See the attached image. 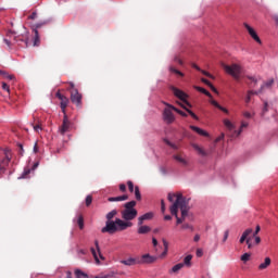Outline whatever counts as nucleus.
<instances>
[{
  "label": "nucleus",
  "instance_id": "a878e982",
  "mask_svg": "<svg viewBox=\"0 0 278 278\" xmlns=\"http://www.w3.org/2000/svg\"><path fill=\"white\" fill-rule=\"evenodd\" d=\"M223 123H224L226 129H228V131H233V129H236V125H233V123H231V121L226 118L223 121Z\"/></svg>",
  "mask_w": 278,
  "mask_h": 278
},
{
  "label": "nucleus",
  "instance_id": "ddd939ff",
  "mask_svg": "<svg viewBox=\"0 0 278 278\" xmlns=\"http://www.w3.org/2000/svg\"><path fill=\"white\" fill-rule=\"evenodd\" d=\"M251 233H253L252 228L245 229L244 232L242 233L240 240H239L240 244H244V242H247V240H249V237L251 236Z\"/></svg>",
  "mask_w": 278,
  "mask_h": 278
},
{
  "label": "nucleus",
  "instance_id": "bb28decb",
  "mask_svg": "<svg viewBox=\"0 0 278 278\" xmlns=\"http://www.w3.org/2000/svg\"><path fill=\"white\" fill-rule=\"evenodd\" d=\"M174 160H176V162H178L179 164H182V166H188L187 160L184 159L181 154L174 155Z\"/></svg>",
  "mask_w": 278,
  "mask_h": 278
},
{
  "label": "nucleus",
  "instance_id": "4468645a",
  "mask_svg": "<svg viewBox=\"0 0 278 278\" xmlns=\"http://www.w3.org/2000/svg\"><path fill=\"white\" fill-rule=\"evenodd\" d=\"M42 27V24H36V28L33 30L35 34V39H34V47H38L40 45V36L38 35V29Z\"/></svg>",
  "mask_w": 278,
  "mask_h": 278
},
{
  "label": "nucleus",
  "instance_id": "58836bf2",
  "mask_svg": "<svg viewBox=\"0 0 278 278\" xmlns=\"http://www.w3.org/2000/svg\"><path fill=\"white\" fill-rule=\"evenodd\" d=\"M192 262V255H187L184 260V266H190V263Z\"/></svg>",
  "mask_w": 278,
  "mask_h": 278
},
{
  "label": "nucleus",
  "instance_id": "de8ad7c7",
  "mask_svg": "<svg viewBox=\"0 0 278 278\" xmlns=\"http://www.w3.org/2000/svg\"><path fill=\"white\" fill-rule=\"evenodd\" d=\"M267 112H268V103L265 101L262 110V116H264Z\"/></svg>",
  "mask_w": 278,
  "mask_h": 278
},
{
  "label": "nucleus",
  "instance_id": "c9c22d12",
  "mask_svg": "<svg viewBox=\"0 0 278 278\" xmlns=\"http://www.w3.org/2000/svg\"><path fill=\"white\" fill-rule=\"evenodd\" d=\"M165 144H167V147H170L172 149H174V151H178L179 150V146L170 142L168 139H164Z\"/></svg>",
  "mask_w": 278,
  "mask_h": 278
},
{
  "label": "nucleus",
  "instance_id": "393cba45",
  "mask_svg": "<svg viewBox=\"0 0 278 278\" xmlns=\"http://www.w3.org/2000/svg\"><path fill=\"white\" fill-rule=\"evenodd\" d=\"M129 199V195L124 194L119 197L109 198L110 203H114L115 201H127Z\"/></svg>",
  "mask_w": 278,
  "mask_h": 278
},
{
  "label": "nucleus",
  "instance_id": "13d9d810",
  "mask_svg": "<svg viewBox=\"0 0 278 278\" xmlns=\"http://www.w3.org/2000/svg\"><path fill=\"white\" fill-rule=\"evenodd\" d=\"M248 79H250V81H252V84H254V86L257 84V78L253 77V76H247Z\"/></svg>",
  "mask_w": 278,
  "mask_h": 278
},
{
  "label": "nucleus",
  "instance_id": "dca6fc26",
  "mask_svg": "<svg viewBox=\"0 0 278 278\" xmlns=\"http://www.w3.org/2000/svg\"><path fill=\"white\" fill-rule=\"evenodd\" d=\"M118 214V211L113 210L111 212H109L106 214V222H105V227H108V225H110V223H115V220H113L114 216H116Z\"/></svg>",
  "mask_w": 278,
  "mask_h": 278
},
{
  "label": "nucleus",
  "instance_id": "37998d69",
  "mask_svg": "<svg viewBox=\"0 0 278 278\" xmlns=\"http://www.w3.org/2000/svg\"><path fill=\"white\" fill-rule=\"evenodd\" d=\"M273 84H275V79H269V80H267L264 85H262V86H264V88H270L271 86H273Z\"/></svg>",
  "mask_w": 278,
  "mask_h": 278
},
{
  "label": "nucleus",
  "instance_id": "6e6552de",
  "mask_svg": "<svg viewBox=\"0 0 278 278\" xmlns=\"http://www.w3.org/2000/svg\"><path fill=\"white\" fill-rule=\"evenodd\" d=\"M94 247L96 248H91V254L93 256V260L96 262V264H101V261H105V256H103V254L101 253V248L99 247V240L94 241Z\"/></svg>",
  "mask_w": 278,
  "mask_h": 278
},
{
  "label": "nucleus",
  "instance_id": "4be33fe9",
  "mask_svg": "<svg viewBox=\"0 0 278 278\" xmlns=\"http://www.w3.org/2000/svg\"><path fill=\"white\" fill-rule=\"evenodd\" d=\"M181 268H184V263H178L175 266H173V268H170L168 273L169 275H177V273H179Z\"/></svg>",
  "mask_w": 278,
  "mask_h": 278
},
{
  "label": "nucleus",
  "instance_id": "e2e57ef3",
  "mask_svg": "<svg viewBox=\"0 0 278 278\" xmlns=\"http://www.w3.org/2000/svg\"><path fill=\"white\" fill-rule=\"evenodd\" d=\"M68 86H70L68 90H71V92H73V90H76L74 83H68Z\"/></svg>",
  "mask_w": 278,
  "mask_h": 278
},
{
  "label": "nucleus",
  "instance_id": "c85d7f7f",
  "mask_svg": "<svg viewBox=\"0 0 278 278\" xmlns=\"http://www.w3.org/2000/svg\"><path fill=\"white\" fill-rule=\"evenodd\" d=\"M178 105H181L184 110H186V112H188V114H190L194 121H199V116H197V114H194V112H192V110L186 108V105H184L181 102H177Z\"/></svg>",
  "mask_w": 278,
  "mask_h": 278
},
{
  "label": "nucleus",
  "instance_id": "5701e85b",
  "mask_svg": "<svg viewBox=\"0 0 278 278\" xmlns=\"http://www.w3.org/2000/svg\"><path fill=\"white\" fill-rule=\"evenodd\" d=\"M191 147L194 149V151H197L199 153V155H202V157H206L207 152H205V150H203V148L199 147V144L192 143Z\"/></svg>",
  "mask_w": 278,
  "mask_h": 278
},
{
  "label": "nucleus",
  "instance_id": "0eeeda50",
  "mask_svg": "<svg viewBox=\"0 0 278 278\" xmlns=\"http://www.w3.org/2000/svg\"><path fill=\"white\" fill-rule=\"evenodd\" d=\"M170 90L174 94V97H176L177 99H179L180 101H182V103H186L188 108H192V104H190V102H188V94L186 92H184L181 89L172 86Z\"/></svg>",
  "mask_w": 278,
  "mask_h": 278
},
{
  "label": "nucleus",
  "instance_id": "052dcab7",
  "mask_svg": "<svg viewBox=\"0 0 278 278\" xmlns=\"http://www.w3.org/2000/svg\"><path fill=\"white\" fill-rule=\"evenodd\" d=\"M261 229L262 228L260 227V225H257L255 231L253 232V238H255V236L260 233Z\"/></svg>",
  "mask_w": 278,
  "mask_h": 278
},
{
  "label": "nucleus",
  "instance_id": "9b49d317",
  "mask_svg": "<svg viewBox=\"0 0 278 278\" xmlns=\"http://www.w3.org/2000/svg\"><path fill=\"white\" fill-rule=\"evenodd\" d=\"M81 99H83V96H81V93H79V90L73 89L71 91V101L78 108H79V105H81Z\"/></svg>",
  "mask_w": 278,
  "mask_h": 278
},
{
  "label": "nucleus",
  "instance_id": "473e14b6",
  "mask_svg": "<svg viewBox=\"0 0 278 278\" xmlns=\"http://www.w3.org/2000/svg\"><path fill=\"white\" fill-rule=\"evenodd\" d=\"M135 199H137V201H142V194L140 193V187L138 186L135 187Z\"/></svg>",
  "mask_w": 278,
  "mask_h": 278
},
{
  "label": "nucleus",
  "instance_id": "79ce46f5",
  "mask_svg": "<svg viewBox=\"0 0 278 278\" xmlns=\"http://www.w3.org/2000/svg\"><path fill=\"white\" fill-rule=\"evenodd\" d=\"M77 225L79 229H84V216L79 215L77 219Z\"/></svg>",
  "mask_w": 278,
  "mask_h": 278
},
{
  "label": "nucleus",
  "instance_id": "e433bc0d",
  "mask_svg": "<svg viewBox=\"0 0 278 278\" xmlns=\"http://www.w3.org/2000/svg\"><path fill=\"white\" fill-rule=\"evenodd\" d=\"M0 75L2 77H4V79H9L10 81H12V79H14V75H10V74H8V72L1 71V70H0Z\"/></svg>",
  "mask_w": 278,
  "mask_h": 278
},
{
  "label": "nucleus",
  "instance_id": "9d476101",
  "mask_svg": "<svg viewBox=\"0 0 278 278\" xmlns=\"http://www.w3.org/2000/svg\"><path fill=\"white\" fill-rule=\"evenodd\" d=\"M70 129H71V121L68 119V115L64 114L63 123L59 128V134H61V136H64V134H66Z\"/></svg>",
  "mask_w": 278,
  "mask_h": 278
},
{
  "label": "nucleus",
  "instance_id": "1a4fd4ad",
  "mask_svg": "<svg viewBox=\"0 0 278 278\" xmlns=\"http://www.w3.org/2000/svg\"><path fill=\"white\" fill-rule=\"evenodd\" d=\"M163 121L166 125H173L175 123V114H173V109L166 108L163 111Z\"/></svg>",
  "mask_w": 278,
  "mask_h": 278
},
{
  "label": "nucleus",
  "instance_id": "aec40b11",
  "mask_svg": "<svg viewBox=\"0 0 278 278\" xmlns=\"http://www.w3.org/2000/svg\"><path fill=\"white\" fill-rule=\"evenodd\" d=\"M271 263L273 261L270 260V257H265L264 263H261L258 265V270H266V268H268V266H270Z\"/></svg>",
  "mask_w": 278,
  "mask_h": 278
},
{
  "label": "nucleus",
  "instance_id": "603ef678",
  "mask_svg": "<svg viewBox=\"0 0 278 278\" xmlns=\"http://www.w3.org/2000/svg\"><path fill=\"white\" fill-rule=\"evenodd\" d=\"M161 212H162V214H164V212H166V203L164 202V200L161 201Z\"/></svg>",
  "mask_w": 278,
  "mask_h": 278
},
{
  "label": "nucleus",
  "instance_id": "8fccbe9b",
  "mask_svg": "<svg viewBox=\"0 0 278 278\" xmlns=\"http://www.w3.org/2000/svg\"><path fill=\"white\" fill-rule=\"evenodd\" d=\"M91 204H92V195H87V198H86L87 207L90 206Z\"/></svg>",
  "mask_w": 278,
  "mask_h": 278
},
{
  "label": "nucleus",
  "instance_id": "774afa93",
  "mask_svg": "<svg viewBox=\"0 0 278 278\" xmlns=\"http://www.w3.org/2000/svg\"><path fill=\"white\" fill-rule=\"evenodd\" d=\"M199 240H201V236L195 235L194 238H193V242H199Z\"/></svg>",
  "mask_w": 278,
  "mask_h": 278
},
{
  "label": "nucleus",
  "instance_id": "423d86ee",
  "mask_svg": "<svg viewBox=\"0 0 278 278\" xmlns=\"http://www.w3.org/2000/svg\"><path fill=\"white\" fill-rule=\"evenodd\" d=\"M222 68L228 74L236 79V81H240V75H242V66L233 63L231 65H227L225 63H222Z\"/></svg>",
  "mask_w": 278,
  "mask_h": 278
},
{
  "label": "nucleus",
  "instance_id": "3c124183",
  "mask_svg": "<svg viewBox=\"0 0 278 278\" xmlns=\"http://www.w3.org/2000/svg\"><path fill=\"white\" fill-rule=\"evenodd\" d=\"M181 229H191V231H194V228L190 224H182Z\"/></svg>",
  "mask_w": 278,
  "mask_h": 278
},
{
  "label": "nucleus",
  "instance_id": "f3484780",
  "mask_svg": "<svg viewBox=\"0 0 278 278\" xmlns=\"http://www.w3.org/2000/svg\"><path fill=\"white\" fill-rule=\"evenodd\" d=\"M164 105H166V108H170V110H173L174 112H177V114H179L180 116H184L185 118L188 117V113L177 109L173 104L164 102Z\"/></svg>",
  "mask_w": 278,
  "mask_h": 278
},
{
  "label": "nucleus",
  "instance_id": "cd10ccee",
  "mask_svg": "<svg viewBox=\"0 0 278 278\" xmlns=\"http://www.w3.org/2000/svg\"><path fill=\"white\" fill-rule=\"evenodd\" d=\"M31 126L37 134H40V131H42V123L40 121H37V123L34 122Z\"/></svg>",
  "mask_w": 278,
  "mask_h": 278
},
{
  "label": "nucleus",
  "instance_id": "09e8293b",
  "mask_svg": "<svg viewBox=\"0 0 278 278\" xmlns=\"http://www.w3.org/2000/svg\"><path fill=\"white\" fill-rule=\"evenodd\" d=\"M253 94V90L248 91V96L245 98V103H251V96Z\"/></svg>",
  "mask_w": 278,
  "mask_h": 278
},
{
  "label": "nucleus",
  "instance_id": "4d7b16f0",
  "mask_svg": "<svg viewBox=\"0 0 278 278\" xmlns=\"http://www.w3.org/2000/svg\"><path fill=\"white\" fill-rule=\"evenodd\" d=\"M243 116L244 118H253V115L249 111L243 112Z\"/></svg>",
  "mask_w": 278,
  "mask_h": 278
},
{
  "label": "nucleus",
  "instance_id": "39448f33",
  "mask_svg": "<svg viewBox=\"0 0 278 278\" xmlns=\"http://www.w3.org/2000/svg\"><path fill=\"white\" fill-rule=\"evenodd\" d=\"M157 257L151 256L150 254L142 255L141 260H136L134 257H129L127 260L122 261L125 266H136V264H153Z\"/></svg>",
  "mask_w": 278,
  "mask_h": 278
},
{
  "label": "nucleus",
  "instance_id": "f704fd0d",
  "mask_svg": "<svg viewBox=\"0 0 278 278\" xmlns=\"http://www.w3.org/2000/svg\"><path fill=\"white\" fill-rule=\"evenodd\" d=\"M201 81L203 84H205L206 86H210L211 90H213V92H218V90H216V88L214 87V85H212V83H210V80H207L206 78H202Z\"/></svg>",
  "mask_w": 278,
  "mask_h": 278
},
{
  "label": "nucleus",
  "instance_id": "5fc2aeb1",
  "mask_svg": "<svg viewBox=\"0 0 278 278\" xmlns=\"http://www.w3.org/2000/svg\"><path fill=\"white\" fill-rule=\"evenodd\" d=\"M2 89L5 90L7 92H10V85L2 83Z\"/></svg>",
  "mask_w": 278,
  "mask_h": 278
},
{
  "label": "nucleus",
  "instance_id": "680f3d73",
  "mask_svg": "<svg viewBox=\"0 0 278 278\" xmlns=\"http://www.w3.org/2000/svg\"><path fill=\"white\" fill-rule=\"evenodd\" d=\"M174 62H177V64H180V66L184 65V61H181L179 56H175Z\"/></svg>",
  "mask_w": 278,
  "mask_h": 278
},
{
  "label": "nucleus",
  "instance_id": "0e129e2a",
  "mask_svg": "<svg viewBox=\"0 0 278 278\" xmlns=\"http://www.w3.org/2000/svg\"><path fill=\"white\" fill-rule=\"evenodd\" d=\"M261 92H264V86H261L258 91H253V94H261Z\"/></svg>",
  "mask_w": 278,
  "mask_h": 278
},
{
  "label": "nucleus",
  "instance_id": "c756f323",
  "mask_svg": "<svg viewBox=\"0 0 278 278\" xmlns=\"http://www.w3.org/2000/svg\"><path fill=\"white\" fill-rule=\"evenodd\" d=\"M245 127H249V123L242 122L241 126H240V129L235 130V135H232V136H236V137L240 136V134H242V130L245 129Z\"/></svg>",
  "mask_w": 278,
  "mask_h": 278
},
{
  "label": "nucleus",
  "instance_id": "6e6d98bb",
  "mask_svg": "<svg viewBox=\"0 0 278 278\" xmlns=\"http://www.w3.org/2000/svg\"><path fill=\"white\" fill-rule=\"evenodd\" d=\"M229 238V230H226L224 232V238H223V242H227V239Z\"/></svg>",
  "mask_w": 278,
  "mask_h": 278
},
{
  "label": "nucleus",
  "instance_id": "338daca9",
  "mask_svg": "<svg viewBox=\"0 0 278 278\" xmlns=\"http://www.w3.org/2000/svg\"><path fill=\"white\" fill-rule=\"evenodd\" d=\"M55 97H56V99H59V100L61 101L62 98L64 97V94H61L60 91H58V92L55 93Z\"/></svg>",
  "mask_w": 278,
  "mask_h": 278
},
{
  "label": "nucleus",
  "instance_id": "f8f14e48",
  "mask_svg": "<svg viewBox=\"0 0 278 278\" xmlns=\"http://www.w3.org/2000/svg\"><path fill=\"white\" fill-rule=\"evenodd\" d=\"M243 25L248 30V33L250 34L251 38H253V40H255V42H257L258 45H262V39H260V36H257V33L255 31V29H253V27H251V25L247 23H244Z\"/></svg>",
  "mask_w": 278,
  "mask_h": 278
},
{
  "label": "nucleus",
  "instance_id": "bf43d9fd",
  "mask_svg": "<svg viewBox=\"0 0 278 278\" xmlns=\"http://www.w3.org/2000/svg\"><path fill=\"white\" fill-rule=\"evenodd\" d=\"M119 190H121V192H127V186H125V184H121Z\"/></svg>",
  "mask_w": 278,
  "mask_h": 278
},
{
  "label": "nucleus",
  "instance_id": "b1692460",
  "mask_svg": "<svg viewBox=\"0 0 278 278\" xmlns=\"http://www.w3.org/2000/svg\"><path fill=\"white\" fill-rule=\"evenodd\" d=\"M66 108H68V99L66 98V96H63L61 99V110L63 114H66Z\"/></svg>",
  "mask_w": 278,
  "mask_h": 278
},
{
  "label": "nucleus",
  "instance_id": "c03bdc74",
  "mask_svg": "<svg viewBox=\"0 0 278 278\" xmlns=\"http://www.w3.org/2000/svg\"><path fill=\"white\" fill-rule=\"evenodd\" d=\"M29 173H31V169L25 168L23 174H22V176H21V178L22 179H27V175H29Z\"/></svg>",
  "mask_w": 278,
  "mask_h": 278
},
{
  "label": "nucleus",
  "instance_id": "7c9ffc66",
  "mask_svg": "<svg viewBox=\"0 0 278 278\" xmlns=\"http://www.w3.org/2000/svg\"><path fill=\"white\" fill-rule=\"evenodd\" d=\"M192 67L195 68V71L202 72V75H205L206 77H210L211 79H214V76L212 74H210L206 71H202V68L199 67L197 64H193Z\"/></svg>",
  "mask_w": 278,
  "mask_h": 278
},
{
  "label": "nucleus",
  "instance_id": "412c9836",
  "mask_svg": "<svg viewBox=\"0 0 278 278\" xmlns=\"http://www.w3.org/2000/svg\"><path fill=\"white\" fill-rule=\"evenodd\" d=\"M10 164V157H4L2 161H0V175H3L5 173V166Z\"/></svg>",
  "mask_w": 278,
  "mask_h": 278
},
{
  "label": "nucleus",
  "instance_id": "a19ab883",
  "mask_svg": "<svg viewBox=\"0 0 278 278\" xmlns=\"http://www.w3.org/2000/svg\"><path fill=\"white\" fill-rule=\"evenodd\" d=\"M249 260H251V253H244L243 255H241V262H244L247 264Z\"/></svg>",
  "mask_w": 278,
  "mask_h": 278
},
{
  "label": "nucleus",
  "instance_id": "ea45409f",
  "mask_svg": "<svg viewBox=\"0 0 278 278\" xmlns=\"http://www.w3.org/2000/svg\"><path fill=\"white\" fill-rule=\"evenodd\" d=\"M170 73H175V75H179V77H184V73H181L179 70L175 68L174 66L169 67Z\"/></svg>",
  "mask_w": 278,
  "mask_h": 278
},
{
  "label": "nucleus",
  "instance_id": "49530a36",
  "mask_svg": "<svg viewBox=\"0 0 278 278\" xmlns=\"http://www.w3.org/2000/svg\"><path fill=\"white\" fill-rule=\"evenodd\" d=\"M36 18H38V13L36 11H34L29 16L28 20L29 21H36Z\"/></svg>",
  "mask_w": 278,
  "mask_h": 278
},
{
  "label": "nucleus",
  "instance_id": "20e7f679",
  "mask_svg": "<svg viewBox=\"0 0 278 278\" xmlns=\"http://www.w3.org/2000/svg\"><path fill=\"white\" fill-rule=\"evenodd\" d=\"M7 38H13L14 42L23 49L29 47V31H25L24 34L16 36V31L9 29L7 31Z\"/></svg>",
  "mask_w": 278,
  "mask_h": 278
},
{
  "label": "nucleus",
  "instance_id": "6ab92c4d",
  "mask_svg": "<svg viewBox=\"0 0 278 278\" xmlns=\"http://www.w3.org/2000/svg\"><path fill=\"white\" fill-rule=\"evenodd\" d=\"M211 105H214V108H217V110H220V112H224V114H229V110L225 109L223 105H219L216 100L211 99L210 100Z\"/></svg>",
  "mask_w": 278,
  "mask_h": 278
},
{
  "label": "nucleus",
  "instance_id": "2f4dec72",
  "mask_svg": "<svg viewBox=\"0 0 278 278\" xmlns=\"http://www.w3.org/2000/svg\"><path fill=\"white\" fill-rule=\"evenodd\" d=\"M149 231H151V227L142 226V225L139 226L138 233L143 235V233H149Z\"/></svg>",
  "mask_w": 278,
  "mask_h": 278
},
{
  "label": "nucleus",
  "instance_id": "a211bd4d",
  "mask_svg": "<svg viewBox=\"0 0 278 278\" xmlns=\"http://www.w3.org/2000/svg\"><path fill=\"white\" fill-rule=\"evenodd\" d=\"M190 129H192V131H195V134H199V136H204L205 138H207L210 136V134L197 126H190Z\"/></svg>",
  "mask_w": 278,
  "mask_h": 278
},
{
  "label": "nucleus",
  "instance_id": "f03ea898",
  "mask_svg": "<svg viewBox=\"0 0 278 278\" xmlns=\"http://www.w3.org/2000/svg\"><path fill=\"white\" fill-rule=\"evenodd\" d=\"M134 224L129 220H123L121 218H116L115 223H110L108 226H104L101 229L102 233H110L111 236L116 233L117 231H125V229H129Z\"/></svg>",
  "mask_w": 278,
  "mask_h": 278
},
{
  "label": "nucleus",
  "instance_id": "f257e3e1",
  "mask_svg": "<svg viewBox=\"0 0 278 278\" xmlns=\"http://www.w3.org/2000/svg\"><path fill=\"white\" fill-rule=\"evenodd\" d=\"M167 200L169 203H173L169 206V212L172 216H175L177 218V214H179V210L181 212V222L185 223L186 218L188 217V212H190V206H188V200L184 197L182 193H168Z\"/></svg>",
  "mask_w": 278,
  "mask_h": 278
},
{
  "label": "nucleus",
  "instance_id": "2eb2a0df",
  "mask_svg": "<svg viewBox=\"0 0 278 278\" xmlns=\"http://www.w3.org/2000/svg\"><path fill=\"white\" fill-rule=\"evenodd\" d=\"M152 218H153L152 212L146 213L138 218V225L141 226L144 224V220H151Z\"/></svg>",
  "mask_w": 278,
  "mask_h": 278
},
{
  "label": "nucleus",
  "instance_id": "4c0bfd02",
  "mask_svg": "<svg viewBox=\"0 0 278 278\" xmlns=\"http://www.w3.org/2000/svg\"><path fill=\"white\" fill-rule=\"evenodd\" d=\"M163 247H164V251L162 253V257L168 254V241H166V239H163Z\"/></svg>",
  "mask_w": 278,
  "mask_h": 278
},
{
  "label": "nucleus",
  "instance_id": "864d4df0",
  "mask_svg": "<svg viewBox=\"0 0 278 278\" xmlns=\"http://www.w3.org/2000/svg\"><path fill=\"white\" fill-rule=\"evenodd\" d=\"M3 42L9 47V49H12V41L8 38L3 39Z\"/></svg>",
  "mask_w": 278,
  "mask_h": 278
},
{
  "label": "nucleus",
  "instance_id": "a18cd8bd",
  "mask_svg": "<svg viewBox=\"0 0 278 278\" xmlns=\"http://www.w3.org/2000/svg\"><path fill=\"white\" fill-rule=\"evenodd\" d=\"M127 186H128L129 192H134V190H136V188H134V182L131 180L127 181Z\"/></svg>",
  "mask_w": 278,
  "mask_h": 278
},
{
  "label": "nucleus",
  "instance_id": "72a5a7b5",
  "mask_svg": "<svg viewBox=\"0 0 278 278\" xmlns=\"http://www.w3.org/2000/svg\"><path fill=\"white\" fill-rule=\"evenodd\" d=\"M197 90L199 92H202V94H205L206 97H208L210 99H212V93H210V91H207V89L203 88V87H195Z\"/></svg>",
  "mask_w": 278,
  "mask_h": 278
},
{
  "label": "nucleus",
  "instance_id": "7ed1b4c3",
  "mask_svg": "<svg viewBox=\"0 0 278 278\" xmlns=\"http://www.w3.org/2000/svg\"><path fill=\"white\" fill-rule=\"evenodd\" d=\"M137 202L135 200L126 202L124 210H122V218L124 220H134L138 216V210H136Z\"/></svg>",
  "mask_w": 278,
  "mask_h": 278
},
{
  "label": "nucleus",
  "instance_id": "69168bd1",
  "mask_svg": "<svg viewBox=\"0 0 278 278\" xmlns=\"http://www.w3.org/2000/svg\"><path fill=\"white\" fill-rule=\"evenodd\" d=\"M254 242H255V244H260V242H262V238L255 236L254 237Z\"/></svg>",
  "mask_w": 278,
  "mask_h": 278
}]
</instances>
